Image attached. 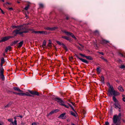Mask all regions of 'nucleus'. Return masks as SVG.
I'll return each mask as SVG.
<instances>
[{
  "label": "nucleus",
  "instance_id": "1",
  "mask_svg": "<svg viewBox=\"0 0 125 125\" xmlns=\"http://www.w3.org/2000/svg\"><path fill=\"white\" fill-rule=\"evenodd\" d=\"M28 31V30L26 28H23L22 26H19L17 30L13 31V34L14 36H16L17 34H22L23 33H26Z\"/></svg>",
  "mask_w": 125,
  "mask_h": 125
},
{
  "label": "nucleus",
  "instance_id": "2",
  "mask_svg": "<svg viewBox=\"0 0 125 125\" xmlns=\"http://www.w3.org/2000/svg\"><path fill=\"white\" fill-rule=\"evenodd\" d=\"M108 84L109 86L108 91V94L109 96H111L112 95L115 96H116L119 94V93L115 90L113 86L112 85H110L109 83H108Z\"/></svg>",
  "mask_w": 125,
  "mask_h": 125
},
{
  "label": "nucleus",
  "instance_id": "3",
  "mask_svg": "<svg viewBox=\"0 0 125 125\" xmlns=\"http://www.w3.org/2000/svg\"><path fill=\"white\" fill-rule=\"evenodd\" d=\"M120 120V118L117 117L116 115H114L113 117V122L115 124H116L117 122L119 121Z\"/></svg>",
  "mask_w": 125,
  "mask_h": 125
},
{
  "label": "nucleus",
  "instance_id": "4",
  "mask_svg": "<svg viewBox=\"0 0 125 125\" xmlns=\"http://www.w3.org/2000/svg\"><path fill=\"white\" fill-rule=\"evenodd\" d=\"M64 32L66 33V35L69 36H71L73 38H74L75 39H76L75 37L72 33L70 32L67 31H64Z\"/></svg>",
  "mask_w": 125,
  "mask_h": 125
},
{
  "label": "nucleus",
  "instance_id": "5",
  "mask_svg": "<svg viewBox=\"0 0 125 125\" xmlns=\"http://www.w3.org/2000/svg\"><path fill=\"white\" fill-rule=\"evenodd\" d=\"M55 100L61 105H63V104L64 102L60 98H55Z\"/></svg>",
  "mask_w": 125,
  "mask_h": 125
},
{
  "label": "nucleus",
  "instance_id": "6",
  "mask_svg": "<svg viewBox=\"0 0 125 125\" xmlns=\"http://www.w3.org/2000/svg\"><path fill=\"white\" fill-rule=\"evenodd\" d=\"M3 71L4 70L3 68H1L0 69V76L1 78L3 80H4V76L3 74Z\"/></svg>",
  "mask_w": 125,
  "mask_h": 125
},
{
  "label": "nucleus",
  "instance_id": "7",
  "mask_svg": "<svg viewBox=\"0 0 125 125\" xmlns=\"http://www.w3.org/2000/svg\"><path fill=\"white\" fill-rule=\"evenodd\" d=\"M114 105L115 108L116 109L119 108L120 109V106L118 103V102L115 103L114 104Z\"/></svg>",
  "mask_w": 125,
  "mask_h": 125
},
{
  "label": "nucleus",
  "instance_id": "8",
  "mask_svg": "<svg viewBox=\"0 0 125 125\" xmlns=\"http://www.w3.org/2000/svg\"><path fill=\"white\" fill-rule=\"evenodd\" d=\"M29 92L31 94L33 95H39L38 93L36 91H32L29 90Z\"/></svg>",
  "mask_w": 125,
  "mask_h": 125
},
{
  "label": "nucleus",
  "instance_id": "9",
  "mask_svg": "<svg viewBox=\"0 0 125 125\" xmlns=\"http://www.w3.org/2000/svg\"><path fill=\"white\" fill-rule=\"evenodd\" d=\"M57 28V27H54L52 28L47 27L46 28H45V29L48 30L52 31L55 30Z\"/></svg>",
  "mask_w": 125,
  "mask_h": 125
},
{
  "label": "nucleus",
  "instance_id": "10",
  "mask_svg": "<svg viewBox=\"0 0 125 125\" xmlns=\"http://www.w3.org/2000/svg\"><path fill=\"white\" fill-rule=\"evenodd\" d=\"M77 57V58H78L80 60L82 61L83 62L85 63H86V64H88V62L87 60H85V59H83L80 58H79V57L78 56Z\"/></svg>",
  "mask_w": 125,
  "mask_h": 125
},
{
  "label": "nucleus",
  "instance_id": "11",
  "mask_svg": "<svg viewBox=\"0 0 125 125\" xmlns=\"http://www.w3.org/2000/svg\"><path fill=\"white\" fill-rule=\"evenodd\" d=\"M77 57V58H78L80 60L82 61L83 62L85 63H86V64H88V62L87 60H85V59H83L80 58H79V57L78 56Z\"/></svg>",
  "mask_w": 125,
  "mask_h": 125
},
{
  "label": "nucleus",
  "instance_id": "12",
  "mask_svg": "<svg viewBox=\"0 0 125 125\" xmlns=\"http://www.w3.org/2000/svg\"><path fill=\"white\" fill-rule=\"evenodd\" d=\"M65 114L64 113H63L61 114L59 117V118H60L62 119H64L65 118Z\"/></svg>",
  "mask_w": 125,
  "mask_h": 125
},
{
  "label": "nucleus",
  "instance_id": "13",
  "mask_svg": "<svg viewBox=\"0 0 125 125\" xmlns=\"http://www.w3.org/2000/svg\"><path fill=\"white\" fill-rule=\"evenodd\" d=\"M13 89L15 90H16L20 92H22L23 91L20 90V88L18 87H14L13 88Z\"/></svg>",
  "mask_w": 125,
  "mask_h": 125
},
{
  "label": "nucleus",
  "instance_id": "14",
  "mask_svg": "<svg viewBox=\"0 0 125 125\" xmlns=\"http://www.w3.org/2000/svg\"><path fill=\"white\" fill-rule=\"evenodd\" d=\"M20 93H17L16 92H14L13 93L14 94H17L18 95L20 96H24V94H24V93H22V92H21Z\"/></svg>",
  "mask_w": 125,
  "mask_h": 125
},
{
  "label": "nucleus",
  "instance_id": "15",
  "mask_svg": "<svg viewBox=\"0 0 125 125\" xmlns=\"http://www.w3.org/2000/svg\"><path fill=\"white\" fill-rule=\"evenodd\" d=\"M100 43L102 44H104L108 42H109L107 41H106L104 40H103Z\"/></svg>",
  "mask_w": 125,
  "mask_h": 125
},
{
  "label": "nucleus",
  "instance_id": "16",
  "mask_svg": "<svg viewBox=\"0 0 125 125\" xmlns=\"http://www.w3.org/2000/svg\"><path fill=\"white\" fill-rule=\"evenodd\" d=\"M8 39V37H3L2 38L1 41H0V42H3L5 41H6Z\"/></svg>",
  "mask_w": 125,
  "mask_h": 125
},
{
  "label": "nucleus",
  "instance_id": "17",
  "mask_svg": "<svg viewBox=\"0 0 125 125\" xmlns=\"http://www.w3.org/2000/svg\"><path fill=\"white\" fill-rule=\"evenodd\" d=\"M70 113L71 115L75 117L76 116L77 114L76 112H75V113H74L72 111H71L70 112Z\"/></svg>",
  "mask_w": 125,
  "mask_h": 125
},
{
  "label": "nucleus",
  "instance_id": "18",
  "mask_svg": "<svg viewBox=\"0 0 125 125\" xmlns=\"http://www.w3.org/2000/svg\"><path fill=\"white\" fill-rule=\"evenodd\" d=\"M118 89L121 92H123L124 91V89H123L122 87L121 86H118Z\"/></svg>",
  "mask_w": 125,
  "mask_h": 125
},
{
  "label": "nucleus",
  "instance_id": "19",
  "mask_svg": "<svg viewBox=\"0 0 125 125\" xmlns=\"http://www.w3.org/2000/svg\"><path fill=\"white\" fill-rule=\"evenodd\" d=\"M23 44V42L22 41L19 44L18 46V47L20 48L22 46Z\"/></svg>",
  "mask_w": 125,
  "mask_h": 125
},
{
  "label": "nucleus",
  "instance_id": "20",
  "mask_svg": "<svg viewBox=\"0 0 125 125\" xmlns=\"http://www.w3.org/2000/svg\"><path fill=\"white\" fill-rule=\"evenodd\" d=\"M62 38L65 39L66 40H70L69 38V37H67L66 36H63L62 37Z\"/></svg>",
  "mask_w": 125,
  "mask_h": 125
},
{
  "label": "nucleus",
  "instance_id": "21",
  "mask_svg": "<svg viewBox=\"0 0 125 125\" xmlns=\"http://www.w3.org/2000/svg\"><path fill=\"white\" fill-rule=\"evenodd\" d=\"M46 45V42L44 40L43 42V43L42 45V47L43 48H45Z\"/></svg>",
  "mask_w": 125,
  "mask_h": 125
},
{
  "label": "nucleus",
  "instance_id": "22",
  "mask_svg": "<svg viewBox=\"0 0 125 125\" xmlns=\"http://www.w3.org/2000/svg\"><path fill=\"white\" fill-rule=\"evenodd\" d=\"M96 70L98 74H99L100 73L101 70L100 69L99 67L97 68Z\"/></svg>",
  "mask_w": 125,
  "mask_h": 125
},
{
  "label": "nucleus",
  "instance_id": "23",
  "mask_svg": "<svg viewBox=\"0 0 125 125\" xmlns=\"http://www.w3.org/2000/svg\"><path fill=\"white\" fill-rule=\"evenodd\" d=\"M104 78L103 76H102L101 78V81L102 83H104Z\"/></svg>",
  "mask_w": 125,
  "mask_h": 125
},
{
  "label": "nucleus",
  "instance_id": "24",
  "mask_svg": "<svg viewBox=\"0 0 125 125\" xmlns=\"http://www.w3.org/2000/svg\"><path fill=\"white\" fill-rule=\"evenodd\" d=\"M11 47L10 46H9L8 47L6 48L5 49V51L6 52H7L8 50H10L11 49Z\"/></svg>",
  "mask_w": 125,
  "mask_h": 125
},
{
  "label": "nucleus",
  "instance_id": "25",
  "mask_svg": "<svg viewBox=\"0 0 125 125\" xmlns=\"http://www.w3.org/2000/svg\"><path fill=\"white\" fill-rule=\"evenodd\" d=\"M85 57L87 59L90 60H92V58L90 56H85Z\"/></svg>",
  "mask_w": 125,
  "mask_h": 125
},
{
  "label": "nucleus",
  "instance_id": "26",
  "mask_svg": "<svg viewBox=\"0 0 125 125\" xmlns=\"http://www.w3.org/2000/svg\"><path fill=\"white\" fill-rule=\"evenodd\" d=\"M113 99L114 102L115 103L117 102V100L115 98V96H113Z\"/></svg>",
  "mask_w": 125,
  "mask_h": 125
},
{
  "label": "nucleus",
  "instance_id": "27",
  "mask_svg": "<svg viewBox=\"0 0 125 125\" xmlns=\"http://www.w3.org/2000/svg\"><path fill=\"white\" fill-rule=\"evenodd\" d=\"M62 45L63 46V48L65 49L66 51L68 50V49L67 47L65 46V45L63 44H62Z\"/></svg>",
  "mask_w": 125,
  "mask_h": 125
},
{
  "label": "nucleus",
  "instance_id": "28",
  "mask_svg": "<svg viewBox=\"0 0 125 125\" xmlns=\"http://www.w3.org/2000/svg\"><path fill=\"white\" fill-rule=\"evenodd\" d=\"M39 33L41 34H46V33L45 31H39Z\"/></svg>",
  "mask_w": 125,
  "mask_h": 125
},
{
  "label": "nucleus",
  "instance_id": "29",
  "mask_svg": "<svg viewBox=\"0 0 125 125\" xmlns=\"http://www.w3.org/2000/svg\"><path fill=\"white\" fill-rule=\"evenodd\" d=\"M12 123L14 125H17V123L16 120H15L14 122H12Z\"/></svg>",
  "mask_w": 125,
  "mask_h": 125
},
{
  "label": "nucleus",
  "instance_id": "30",
  "mask_svg": "<svg viewBox=\"0 0 125 125\" xmlns=\"http://www.w3.org/2000/svg\"><path fill=\"white\" fill-rule=\"evenodd\" d=\"M5 62V61L4 60V58L3 57H2L1 58V63H4Z\"/></svg>",
  "mask_w": 125,
  "mask_h": 125
},
{
  "label": "nucleus",
  "instance_id": "31",
  "mask_svg": "<svg viewBox=\"0 0 125 125\" xmlns=\"http://www.w3.org/2000/svg\"><path fill=\"white\" fill-rule=\"evenodd\" d=\"M120 68L121 69H123L125 68V66L124 65H121Z\"/></svg>",
  "mask_w": 125,
  "mask_h": 125
},
{
  "label": "nucleus",
  "instance_id": "32",
  "mask_svg": "<svg viewBox=\"0 0 125 125\" xmlns=\"http://www.w3.org/2000/svg\"><path fill=\"white\" fill-rule=\"evenodd\" d=\"M122 97H123V98H122L124 102H125V95H123Z\"/></svg>",
  "mask_w": 125,
  "mask_h": 125
},
{
  "label": "nucleus",
  "instance_id": "33",
  "mask_svg": "<svg viewBox=\"0 0 125 125\" xmlns=\"http://www.w3.org/2000/svg\"><path fill=\"white\" fill-rule=\"evenodd\" d=\"M29 6V5H28L27 6L25 7V9H25L26 10H27L28 9Z\"/></svg>",
  "mask_w": 125,
  "mask_h": 125
},
{
  "label": "nucleus",
  "instance_id": "34",
  "mask_svg": "<svg viewBox=\"0 0 125 125\" xmlns=\"http://www.w3.org/2000/svg\"><path fill=\"white\" fill-rule=\"evenodd\" d=\"M54 113H55L54 110H53L51 111L49 114V115H52Z\"/></svg>",
  "mask_w": 125,
  "mask_h": 125
},
{
  "label": "nucleus",
  "instance_id": "35",
  "mask_svg": "<svg viewBox=\"0 0 125 125\" xmlns=\"http://www.w3.org/2000/svg\"><path fill=\"white\" fill-rule=\"evenodd\" d=\"M101 58L102 59H103L104 61H106V62H107V60L105 59L103 56L101 57Z\"/></svg>",
  "mask_w": 125,
  "mask_h": 125
},
{
  "label": "nucleus",
  "instance_id": "36",
  "mask_svg": "<svg viewBox=\"0 0 125 125\" xmlns=\"http://www.w3.org/2000/svg\"><path fill=\"white\" fill-rule=\"evenodd\" d=\"M62 105L63 106H65V107H66L67 108H69V106L68 105H65V104H64V103L63 104V105Z\"/></svg>",
  "mask_w": 125,
  "mask_h": 125
},
{
  "label": "nucleus",
  "instance_id": "37",
  "mask_svg": "<svg viewBox=\"0 0 125 125\" xmlns=\"http://www.w3.org/2000/svg\"><path fill=\"white\" fill-rule=\"evenodd\" d=\"M121 113H119V114L117 116V117H118L119 118L121 119Z\"/></svg>",
  "mask_w": 125,
  "mask_h": 125
},
{
  "label": "nucleus",
  "instance_id": "38",
  "mask_svg": "<svg viewBox=\"0 0 125 125\" xmlns=\"http://www.w3.org/2000/svg\"><path fill=\"white\" fill-rule=\"evenodd\" d=\"M56 42L58 44L60 45H62V44H61V42L59 41H57Z\"/></svg>",
  "mask_w": 125,
  "mask_h": 125
},
{
  "label": "nucleus",
  "instance_id": "39",
  "mask_svg": "<svg viewBox=\"0 0 125 125\" xmlns=\"http://www.w3.org/2000/svg\"><path fill=\"white\" fill-rule=\"evenodd\" d=\"M8 120L9 122H12L13 119H8Z\"/></svg>",
  "mask_w": 125,
  "mask_h": 125
},
{
  "label": "nucleus",
  "instance_id": "40",
  "mask_svg": "<svg viewBox=\"0 0 125 125\" xmlns=\"http://www.w3.org/2000/svg\"><path fill=\"white\" fill-rule=\"evenodd\" d=\"M24 94H24V95H26L27 96H31V95H30L28 93H27L26 94L24 93Z\"/></svg>",
  "mask_w": 125,
  "mask_h": 125
},
{
  "label": "nucleus",
  "instance_id": "41",
  "mask_svg": "<svg viewBox=\"0 0 125 125\" xmlns=\"http://www.w3.org/2000/svg\"><path fill=\"white\" fill-rule=\"evenodd\" d=\"M8 39H9L10 38H13L14 37L13 36H8Z\"/></svg>",
  "mask_w": 125,
  "mask_h": 125
},
{
  "label": "nucleus",
  "instance_id": "42",
  "mask_svg": "<svg viewBox=\"0 0 125 125\" xmlns=\"http://www.w3.org/2000/svg\"><path fill=\"white\" fill-rule=\"evenodd\" d=\"M54 110V111L55 113L57 112L58 111V109H56Z\"/></svg>",
  "mask_w": 125,
  "mask_h": 125
},
{
  "label": "nucleus",
  "instance_id": "43",
  "mask_svg": "<svg viewBox=\"0 0 125 125\" xmlns=\"http://www.w3.org/2000/svg\"><path fill=\"white\" fill-rule=\"evenodd\" d=\"M71 108L73 110L74 112H75V111L74 110V109L73 108V107H72V106H71Z\"/></svg>",
  "mask_w": 125,
  "mask_h": 125
},
{
  "label": "nucleus",
  "instance_id": "44",
  "mask_svg": "<svg viewBox=\"0 0 125 125\" xmlns=\"http://www.w3.org/2000/svg\"><path fill=\"white\" fill-rule=\"evenodd\" d=\"M40 6V7H43V5L42 4H39Z\"/></svg>",
  "mask_w": 125,
  "mask_h": 125
},
{
  "label": "nucleus",
  "instance_id": "45",
  "mask_svg": "<svg viewBox=\"0 0 125 125\" xmlns=\"http://www.w3.org/2000/svg\"><path fill=\"white\" fill-rule=\"evenodd\" d=\"M10 104H7V105H6L5 106V107H8L10 106Z\"/></svg>",
  "mask_w": 125,
  "mask_h": 125
},
{
  "label": "nucleus",
  "instance_id": "46",
  "mask_svg": "<svg viewBox=\"0 0 125 125\" xmlns=\"http://www.w3.org/2000/svg\"><path fill=\"white\" fill-rule=\"evenodd\" d=\"M98 52V53H99L101 54L102 55H104V53L102 52Z\"/></svg>",
  "mask_w": 125,
  "mask_h": 125
},
{
  "label": "nucleus",
  "instance_id": "47",
  "mask_svg": "<svg viewBox=\"0 0 125 125\" xmlns=\"http://www.w3.org/2000/svg\"><path fill=\"white\" fill-rule=\"evenodd\" d=\"M80 55L82 56H83V57H85V56L84 55H83V54H82L81 53H80Z\"/></svg>",
  "mask_w": 125,
  "mask_h": 125
},
{
  "label": "nucleus",
  "instance_id": "48",
  "mask_svg": "<svg viewBox=\"0 0 125 125\" xmlns=\"http://www.w3.org/2000/svg\"><path fill=\"white\" fill-rule=\"evenodd\" d=\"M16 117H20L21 118H22V116L21 115H19V116H16Z\"/></svg>",
  "mask_w": 125,
  "mask_h": 125
},
{
  "label": "nucleus",
  "instance_id": "49",
  "mask_svg": "<svg viewBox=\"0 0 125 125\" xmlns=\"http://www.w3.org/2000/svg\"><path fill=\"white\" fill-rule=\"evenodd\" d=\"M39 31H33L32 32H34V33H39Z\"/></svg>",
  "mask_w": 125,
  "mask_h": 125
},
{
  "label": "nucleus",
  "instance_id": "50",
  "mask_svg": "<svg viewBox=\"0 0 125 125\" xmlns=\"http://www.w3.org/2000/svg\"><path fill=\"white\" fill-rule=\"evenodd\" d=\"M105 124L106 125H109V123L108 122H106Z\"/></svg>",
  "mask_w": 125,
  "mask_h": 125
},
{
  "label": "nucleus",
  "instance_id": "51",
  "mask_svg": "<svg viewBox=\"0 0 125 125\" xmlns=\"http://www.w3.org/2000/svg\"><path fill=\"white\" fill-rule=\"evenodd\" d=\"M32 125H37V124L35 123H32Z\"/></svg>",
  "mask_w": 125,
  "mask_h": 125
},
{
  "label": "nucleus",
  "instance_id": "52",
  "mask_svg": "<svg viewBox=\"0 0 125 125\" xmlns=\"http://www.w3.org/2000/svg\"><path fill=\"white\" fill-rule=\"evenodd\" d=\"M9 10H13V9L12 8H9Z\"/></svg>",
  "mask_w": 125,
  "mask_h": 125
},
{
  "label": "nucleus",
  "instance_id": "53",
  "mask_svg": "<svg viewBox=\"0 0 125 125\" xmlns=\"http://www.w3.org/2000/svg\"><path fill=\"white\" fill-rule=\"evenodd\" d=\"M119 55L123 57V55L121 53H120Z\"/></svg>",
  "mask_w": 125,
  "mask_h": 125
},
{
  "label": "nucleus",
  "instance_id": "54",
  "mask_svg": "<svg viewBox=\"0 0 125 125\" xmlns=\"http://www.w3.org/2000/svg\"><path fill=\"white\" fill-rule=\"evenodd\" d=\"M73 57L72 56H71L69 58H70V60H71L73 59Z\"/></svg>",
  "mask_w": 125,
  "mask_h": 125
},
{
  "label": "nucleus",
  "instance_id": "55",
  "mask_svg": "<svg viewBox=\"0 0 125 125\" xmlns=\"http://www.w3.org/2000/svg\"><path fill=\"white\" fill-rule=\"evenodd\" d=\"M3 63H1L0 65H1V67H2V65H3ZM2 68H3L2 67Z\"/></svg>",
  "mask_w": 125,
  "mask_h": 125
},
{
  "label": "nucleus",
  "instance_id": "56",
  "mask_svg": "<svg viewBox=\"0 0 125 125\" xmlns=\"http://www.w3.org/2000/svg\"><path fill=\"white\" fill-rule=\"evenodd\" d=\"M80 46L82 47V48H83V46L81 44H80Z\"/></svg>",
  "mask_w": 125,
  "mask_h": 125
},
{
  "label": "nucleus",
  "instance_id": "57",
  "mask_svg": "<svg viewBox=\"0 0 125 125\" xmlns=\"http://www.w3.org/2000/svg\"><path fill=\"white\" fill-rule=\"evenodd\" d=\"M1 12H2V13H3V14H4V12L3 11V10H1Z\"/></svg>",
  "mask_w": 125,
  "mask_h": 125
},
{
  "label": "nucleus",
  "instance_id": "58",
  "mask_svg": "<svg viewBox=\"0 0 125 125\" xmlns=\"http://www.w3.org/2000/svg\"><path fill=\"white\" fill-rule=\"evenodd\" d=\"M95 33H98V31H95Z\"/></svg>",
  "mask_w": 125,
  "mask_h": 125
},
{
  "label": "nucleus",
  "instance_id": "59",
  "mask_svg": "<svg viewBox=\"0 0 125 125\" xmlns=\"http://www.w3.org/2000/svg\"><path fill=\"white\" fill-rule=\"evenodd\" d=\"M3 123H1L0 122V125H3Z\"/></svg>",
  "mask_w": 125,
  "mask_h": 125
},
{
  "label": "nucleus",
  "instance_id": "60",
  "mask_svg": "<svg viewBox=\"0 0 125 125\" xmlns=\"http://www.w3.org/2000/svg\"><path fill=\"white\" fill-rule=\"evenodd\" d=\"M71 103L74 106V103H73V102H71Z\"/></svg>",
  "mask_w": 125,
  "mask_h": 125
},
{
  "label": "nucleus",
  "instance_id": "61",
  "mask_svg": "<svg viewBox=\"0 0 125 125\" xmlns=\"http://www.w3.org/2000/svg\"><path fill=\"white\" fill-rule=\"evenodd\" d=\"M16 26H12V28H16Z\"/></svg>",
  "mask_w": 125,
  "mask_h": 125
},
{
  "label": "nucleus",
  "instance_id": "62",
  "mask_svg": "<svg viewBox=\"0 0 125 125\" xmlns=\"http://www.w3.org/2000/svg\"><path fill=\"white\" fill-rule=\"evenodd\" d=\"M68 104L71 107V106H72L70 104L68 103Z\"/></svg>",
  "mask_w": 125,
  "mask_h": 125
},
{
  "label": "nucleus",
  "instance_id": "63",
  "mask_svg": "<svg viewBox=\"0 0 125 125\" xmlns=\"http://www.w3.org/2000/svg\"><path fill=\"white\" fill-rule=\"evenodd\" d=\"M49 42H50V43H50V42H51V40H49Z\"/></svg>",
  "mask_w": 125,
  "mask_h": 125
},
{
  "label": "nucleus",
  "instance_id": "64",
  "mask_svg": "<svg viewBox=\"0 0 125 125\" xmlns=\"http://www.w3.org/2000/svg\"><path fill=\"white\" fill-rule=\"evenodd\" d=\"M72 125H75L74 124L72 123L71 124Z\"/></svg>",
  "mask_w": 125,
  "mask_h": 125
}]
</instances>
